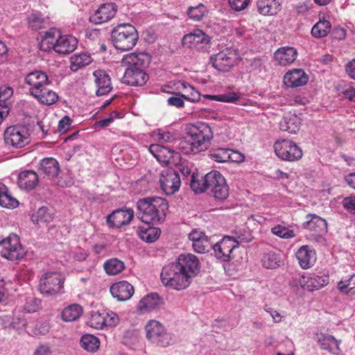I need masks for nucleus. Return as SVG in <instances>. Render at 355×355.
I'll list each match as a JSON object with an SVG mask.
<instances>
[{
  "instance_id": "nucleus-11",
  "label": "nucleus",
  "mask_w": 355,
  "mask_h": 355,
  "mask_svg": "<svg viewBox=\"0 0 355 355\" xmlns=\"http://www.w3.org/2000/svg\"><path fill=\"white\" fill-rule=\"evenodd\" d=\"M3 248V257L7 259L15 261L22 259L26 251L21 246L19 238L16 234H10L8 237L0 241Z\"/></svg>"
},
{
  "instance_id": "nucleus-44",
  "label": "nucleus",
  "mask_w": 355,
  "mask_h": 355,
  "mask_svg": "<svg viewBox=\"0 0 355 355\" xmlns=\"http://www.w3.org/2000/svg\"><path fill=\"white\" fill-rule=\"evenodd\" d=\"M207 173L205 176L193 174L190 186L196 193H202L208 189Z\"/></svg>"
},
{
  "instance_id": "nucleus-46",
  "label": "nucleus",
  "mask_w": 355,
  "mask_h": 355,
  "mask_svg": "<svg viewBox=\"0 0 355 355\" xmlns=\"http://www.w3.org/2000/svg\"><path fill=\"white\" fill-rule=\"evenodd\" d=\"M33 96L41 103L45 105H52L58 98V96L55 92L46 88V87L42 88L39 93L33 95Z\"/></svg>"
},
{
  "instance_id": "nucleus-10",
  "label": "nucleus",
  "mask_w": 355,
  "mask_h": 355,
  "mask_svg": "<svg viewBox=\"0 0 355 355\" xmlns=\"http://www.w3.org/2000/svg\"><path fill=\"white\" fill-rule=\"evenodd\" d=\"M184 47L207 52L211 47L210 37L200 29H195L184 35L182 40Z\"/></svg>"
},
{
  "instance_id": "nucleus-35",
  "label": "nucleus",
  "mask_w": 355,
  "mask_h": 355,
  "mask_svg": "<svg viewBox=\"0 0 355 355\" xmlns=\"http://www.w3.org/2000/svg\"><path fill=\"white\" fill-rule=\"evenodd\" d=\"M37 183L38 175L33 171H25L19 175L18 185L22 189H33Z\"/></svg>"
},
{
  "instance_id": "nucleus-36",
  "label": "nucleus",
  "mask_w": 355,
  "mask_h": 355,
  "mask_svg": "<svg viewBox=\"0 0 355 355\" xmlns=\"http://www.w3.org/2000/svg\"><path fill=\"white\" fill-rule=\"evenodd\" d=\"M19 205V201L14 198L8 188L0 182V206L8 209H15Z\"/></svg>"
},
{
  "instance_id": "nucleus-47",
  "label": "nucleus",
  "mask_w": 355,
  "mask_h": 355,
  "mask_svg": "<svg viewBox=\"0 0 355 355\" xmlns=\"http://www.w3.org/2000/svg\"><path fill=\"white\" fill-rule=\"evenodd\" d=\"M207 13V8L202 3L189 7L187 11L188 17L196 21H200Z\"/></svg>"
},
{
  "instance_id": "nucleus-9",
  "label": "nucleus",
  "mask_w": 355,
  "mask_h": 355,
  "mask_svg": "<svg viewBox=\"0 0 355 355\" xmlns=\"http://www.w3.org/2000/svg\"><path fill=\"white\" fill-rule=\"evenodd\" d=\"M64 276L58 272H46L40 278L39 288L45 295H54L63 288Z\"/></svg>"
},
{
  "instance_id": "nucleus-27",
  "label": "nucleus",
  "mask_w": 355,
  "mask_h": 355,
  "mask_svg": "<svg viewBox=\"0 0 355 355\" xmlns=\"http://www.w3.org/2000/svg\"><path fill=\"white\" fill-rule=\"evenodd\" d=\"M58 36H60V31L55 28L49 30L40 34L39 48L43 51L55 50Z\"/></svg>"
},
{
  "instance_id": "nucleus-29",
  "label": "nucleus",
  "mask_w": 355,
  "mask_h": 355,
  "mask_svg": "<svg viewBox=\"0 0 355 355\" xmlns=\"http://www.w3.org/2000/svg\"><path fill=\"white\" fill-rule=\"evenodd\" d=\"M95 78V83L97 87L96 94L103 96L109 93L112 89L110 76L102 70L95 71L93 73Z\"/></svg>"
},
{
  "instance_id": "nucleus-7",
  "label": "nucleus",
  "mask_w": 355,
  "mask_h": 355,
  "mask_svg": "<svg viewBox=\"0 0 355 355\" xmlns=\"http://www.w3.org/2000/svg\"><path fill=\"white\" fill-rule=\"evenodd\" d=\"M275 155L282 160L294 162L302 157V150L295 142L290 139H279L274 144Z\"/></svg>"
},
{
  "instance_id": "nucleus-21",
  "label": "nucleus",
  "mask_w": 355,
  "mask_h": 355,
  "mask_svg": "<svg viewBox=\"0 0 355 355\" xmlns=\"http://www.w3.org/2000/svg\"><path fill=\"white\" fill-rule=\"evenodd\" d=\"M309 77L304 70L293 69L289 70L284 76V83L288 87H298L308 83Z\"/></svg>"
},
{
  "instance_id": "nucleus-5",
  "label": "nucleus",
  "mask_w": 355,
  "mask_h": 355,
  "mask_svg": "<svg viewBox=\"0 0 355 355\" xmlns=\"http://www.w3.org/2000/svg\"><path fill=\"white\" fill-rule=\"evenodd\" d=\"M145 330L148 340L157 346L166 347L173 343L172 334L157 320H149L146 324Z\"/></svg>"
},
{
  "instance_id": "nucleus-8",
  "label": "nucleus",
  "mask_w": 355,
  "mask_h": 355,
  "mask_svg": "<svg viewBox=\"0 0 355 355\" xmlns=\"http://www.w3.org/2000/svg\"><path fill=\"white\" fill-rule=\"evenodd\" d=\"M208 189L210 195L219 200H226L230 195V188L225 177L218 171L207 173Z\"/></svg>"
},
{
  "instance_id": "nucleus-53",
  "label": "nucleus",
  "mask_w": 355,
  "mask_h": 355,
  "mask_svg": "<svg viewBox=\"0 0 355 355\" xmlns=\"http://www.w3.org/2000/svg\"><path fill=\"white\" fill-rule=\"evenodd\" d=\"M104 313L94 312L89 320V325L96 329H102L105 327Z\"/></svg>"
},
{
  "instance_id": "nucleus-42",
  "label": "nucleus",
  "mask_w": 355,
  "mask_h": 355,
  "mask_svg": "<svg viewBox=\"0 0 355 355\" xmlns=\"http://www.w3.org/2000/svg\"><path fill=\"white\" fill-rule=\"evenodd\" d=\"M80 345L85 351L94 353L99 349L100 340L92 334H85L80 340Z\"/></svg>"
},
{
  "instance_id": "nucleus-4",
  "label": "nucleus",
  "mask_w": 355,
  "mask_h": 355,
  "mask_svg": "<svg viewBox=\"0 0 355 355\" xmlns=\"http://www.w3.org/2000/svg\"><path fill=\"white\" fill-rule=\"evenodd\" d=\"M138 38L136 28L130 24H120L112 32L114 46L121 51L132 49L136 45Z\"/></svg>"
},
{
  "instance_id": "nucleus-61",
  "label": "nucleus",
  "mask_w": 355,
  "mask_h": 355,
  "mask_svg": "<svg viewBox=\"0 0 355 355\" xmlns=\"http://www.w3.org/2000/svg\"><path fill=\"white\" fill-rule=\"evenodd\" d=\"M250 0H229L230 7L236 11H241L248 8Z\"/></svg>"
},
{
  "instance_id": "nucleus-59",
  "label": "nucleus",
  "mask_w": 355,
  "mask_h": 355,
  "mask_svg": "<svg viewBox=\"0 0 355 355\" xmlns=\"http://www.w3.org/2000/svg\"><path fill=\"white\" fill-rule=\"evenodd\" d=\"M244 160L245 155L242 153L228 148L227 162L241 163L244 162Z\"/></svg>"
},
{
  "instance_id": "nucleus-15",
  "label": "nucleus",
  "mask_w": 355,
  "mask_h": 355,
  "mask_svg": "<svg viewBox=\"0 0 355 355\" xmlns=\"http://www.w3.org/2000/svg\"><path fill=\"white\" fill-rule=\"evenodd\" d=\"M159 183L163 193L169 196L179 191L181 180L179 174L175 170L166 168L160 173Z\"/></svg>"
},
{
  "instance_id": "nucleus-43",
  "label": "nucleus",
  "mask_w": 355,
  "mask_h": 355,
  "mask_svg": "<svg viewBox=\"0 0 355 355\" xmlns=\"http://www.w3.org/2000/svg\"><path fill=\"white\" fill-rule=\"evenodd\" d=\"M331 26L327 19L319 20L312 28L311 33L315 38H322L326 37L330 32Z\"/></svg>"
},
{
  "instance_id": "nucleus-33",
  "label": "nucleus",
  "mask_w": 355,
  "mask_h": 355,
  "mask_svg": "<svg viewBox=\"0 0 355 355\" xmlns=\"http://www.w3.org/2000/svg\"><path fill=\"white\" fill-rule=\"evenodd\" d=\"M317 342L322 349L334 354H338L340 352L338 341L332 336L318 334H317Z\"/></svg>"
},
{
  "instance_id": "nucleus-6",
  "label": "nucleus",
  "mask_w": 355,
  "mask_h": 355,
  "mask_svg": "<svg viewBox=\"0 0 355 355\" xmlns=\"http://www.w3.org/2000/svg\"><path fill=\"white\" fill-rule=\"evenodd\" d=\"M210 62L219 71L227 72L236 65L241 60L238 49L226 48L210 56Z\"/></svg>"
},
{
  "instance_id": "nucleus-2",
  "label": "nucleus",
  "mask_w": 355,
  "mask_h": 355,
  "mask_svg": "<svg viewBox=\"0 0 355 355\" xmlns=\"http://www.w3.org/2000/svg\"><path fill=\"white\" fill-rule=\"evenodd\" d=\"M186 140L181 143V148L186 153H198L207 149L214 134L206 123H189L185 126Z\"/></svg>"
},
{
  "instance_id": "nucleus-1",
  "label": "nucleus",
  "mask_w": 355,
  "mask_h": 355,
  "mask_svg": "<svg viewBox=\"0 0 355 355\" xmlns=\"http://www.w3.org/2000/svg\"><path fill=\"white\" fill-rule=\"evenodd\" d=\"M200 270V261L196 255L182 254L174 263L162 268L160 278L165 286L180 291L190 285Z\"/></svg>"
},
{
  "instance_id": "nucleus-18",
  "label": "nucleus",
  "mask_w": 355,
  "mask_h": 355,
  "mask_svg": "<svg viewBox=\"0 0 355 355\" xmlns=\"http://www.w3.org/2000/svg\"><path fill=\"white\" fill-rule=\"evenodd\" d=\"M150 62V57L144 52L132 53L123 55L121 64L127 69H144Z\"/></svg>"
},
{
  "instance_id": "nucleus-28",
  "label": "nucleus",
  "mask_w": 355,
  "mask_h": 355,
  "mask_svg": "<svg viewBox=\"0 0 355 355\" xmlns=\"http://www.w3.org/2000/svg\"><path fill=\"white\" fill-rule=\"evenodd\" d=\"M257 7L259 14L274 16L281 10L282 3L279 0H257Z\"/></svg>"
},
{
  "instance_id": "nucleus-26",
  "label": "nucleus",
  "mask_w": 355,
  "mask_h": 355,
  "mask_svg": "<svg viewBox=\"0 0 355 355\" xmlns=\"http://www.w3.org/2000/svg\"><path fill=\"white\" fill-rule=\"evenodd\" d=\"M297 51L291 46L279 48L274 53L275 61L281 66L292 64L297 58Z\"/></svg>"
},
{
  "instance_id": "nucleus-39",
  "label": "nucleus",
  "mask_w": 355,
  "mask_h": 355,
  "mask_svg": "<svg viewBox=\"0 0 355 355\" xmlns=\"http://www.w3.org/2000/svg\"><path fill=\"white\" fill-rule=\"evenodd\" d=\"M178 89L182 90V97L190 102L196 103L200 101L201 95L193 86L186 82H180Z\"/></svg>"
},
{
  "instance_id": "nucleus-16",
  "label": "nucleus",
  "mask_w": 355,
  "mask_h": 355,
  "mask_svg": "<svg viewBox=\"0 0 355 355\" xmlns=\"http://www.w3.org/2000/svg\"><path fill=\"white\" fill-rule=\"evenodd\" d=\"M118 6L114 3L101 4L89 17L91 22L101 24L110 21L116 14Z\"/></svg>"
},
{
  "instance_id": "nucleus-32",
  "label": "nucleus",
  "mask_w": 355,
  "mask_h": 355,
  "mask_svg": "<svg viewBox=\"0 0 355 355\" xmlns=\"http://www.w3.org/2000/svg\"><path fill=\"white\" fill-rule=\"evenodd\" d=\"M148 150L159 162L162 164L169 162L173 155L175 153L173 150L168 148L159 144H151L148 147Z\"/></svg>"
},
{
  "instance_id": "nucleus-40",
  "label": "nucleus",
  "mask_w": 355,
  "mask_h": 355,
  "mask_svg": "<svg viewBox=\"0 0 355 355\" xmlns=\"http://www.w3.org/2000/svg\"><path fill=\"white\" fill-rule=\"evenodd\" d=\"M83 310L80 305L72 304L65 307L62 311V319L64 322H73L78 320L83 314Z\"/></svg>"
},
{
  "instance_id": "nucleus-14",
  "label": "nucleus",
  "mask_w": 355,
  "mask_h": 355,
  "mask_svg": "<svg viewBox=\"0 0 355 355\" xmlns=\"http://www.w3.org/2000/svg\"><path fill=\"white\" fill-rule=\"evenodd\" d=\"M300 287L306 291L320 290L329 284V276L320 272H304L298 278Z\"/></svg>"
},
{
  "instance_id": "nucleus-12",
  "label": "nucleus",
  "mask_w": 355,
  "mask_h": 355,
  "mask_svg": "<svg viewBox=\"0 0 355 355\" xmlns=\"http://www.w3.org/2000/svg\"><path fill=\"white\" fill-rule=\"evenodd\" d=\"M5 143L14 148H19L29 142L27 129L21 125L8 127L3 134Z\"/></svg>"
},
{
  "instance_id": "nucleus-48",
  "label": "nucleus",
  "mask_w": 355,
  "mask_h": 355,
  "mask_svg": "<svg viewBox=\"0 0 355 355\" xmlns=\"http://www.w3.org/2000/svg\"><path fill=\"white\" fill-rule=\"evenodd\" d=\"M52 214L49 211L46 207H40L31 216L32 221L38 225L49 223L52 220Z\"/></svg>"
},
{
  "instance_id": "nucleus-54",
  "label": "nucleus",
  "mask_w": 355,
  "mask_h": 355,
  "mask_svg": "<svg viewBox=\"0 0 355 355\" xmlns=\"http://www.w3.org/2000/svg\"><path fill=\"white\" fill-rule=\"evenodd\" d=\"M271 231L272 234L282 239H291L295 236L293 230L280 225L272 227Z\"/></svg>"
},
{
  "instance_id": "nucleus-64",
  "label": "nucleus",
  "mask_w": 355,
  "mask_h": 355,
  "mask_svg": "<svg viewBox=\"0 0 355 355\" xmlns=\"http://www.w3.org/2000/svg\"><path fill=\"white\" fill-rule=\"evenodd\" d=\"M343 206L349 212L355 214V196L345 198L343 200Z\"/></svg>"
},
{
  "instance_id": "nucleus-58",
  "label": "nucleus",
  "mask_w": 355,
  "mask_h": 355,
  "mask_svg": "<svg viewBox=\"0 0 355 355\" xmlns=\"http://www.w3.org/2000/svg\"><path fill=\"white\" fill-rule=\"evenodd\" d=\"M52 182L61 187H69L73 184V180L68 174H62L59 177L57 175Z\"/></svg>"
},
{
  "instance_id": "nucleus-19",
  "label": "nucleus",
  "mask_w": 355,
  "mask_h": 355,
  "mask_svg": "<svg viewBox=\"0 0 355 355\" xmlns=\"http://www.w3.org/2000/svg\"><path fill=\"white\" fill-rule=\"evenodd\" d=\"M134 211L130 209H117L107 217V223L111 227H120L128 225L132 220Z\"/></svg>"
},
{
  "instance_id": "nucleus-38",
  "label": "nucleus",
  "mask_w": 355,
  "mask_h": 355,
  "mask_svg": "<svg viewBox=\"0 0 355 355\" xmlns=\"http://www.w3.org/2000/svg\"><path fill=\"white\" fill-rule=\"evenodd\" d=\"M161 231L158 227L143 225L139 227L137 234L146 243L155 242L160 236Z\"/></svg>"
},
{
  "instance_id": "nucleus-3",
  "label": "nucleus",
  "mask_w": 355,
  "mask_h": 355,
  "mask_svg": "<svg viewBox=\"0 0 355 355\" xmlns=\"http://www.w3.org/2000/svg\"><path fill=\"white\" fill-rule=\"evenodd\" d=\"M137 208L142 222L158 224L165 220L168 204L162 197H147L138 200Z\"/></svg>"
},
{
  "instance_id": "nucleus-50",
  "label": "nucleus",
  "mask_w": 355,
  "mask_h": 355,
  "mask_svg": "<svg viewBox=\"0 0 355 355\" xmlns=\"http://www.w3.org/2000/svg\"><path fill=\"white\" fill-rule=\"evenodd\" d=\"M209 157L214 162L218 163L227 162L228 148H217L209 150Z\"/></svg>"
},
{
  "instance_id": "nucleus-41",
  "label": "nucleus",
  "mask_w": 355,
  "mask_h": 355,
  "mask_svg": "<svg viewBox=\"0 0 355 355\" xmlns=\"http://www.w3.org/2000/svg\"><path fill=\"white\" fill-rule=\"evenodd\" d=\"M92 62L91 55L88 53L74 54L70 58V69L73 71H77Z\"/></svg>"
},
{
  "instance_id": "nucleus-55",
  "label": "nucleus",
  "mask_w": 355,
  "mask_h": 355,
  "mask_svg": "<svg viewBox=\"0 0 355 355\" xmlns=\"http://www.w3.org/2000/svg\"><path fill=\"white\" fill-rule=\"evenodd\" d=\"M28 24L33 29H40L44 23V19L40 12H32L28 18Z\"/></svg>"
},
{
  "instance_id": "nucleus-22",
  "label": "nucleus",
  "mask_w": 355,
  "mask_h": 355,
  "mask_svg": "<svg viewBox=\"0 0 355 355\" xmlns=\"http://www.w3.org/2000/svg\"><path fill=\"white\" fill-rule=\"evenodd\" d=\"M296 258L302 269L311 268L316 262L315 251L309 245L300 247L296 252Z\"/></svg>"
},
{
  "instance_id": "nucleus-56",
  "label": "nucleus",
  "mask_w": 355,
  "mask_h": 355,
  "mask_svg": "<svg viewBox=\"0 0 355 355\" xmlns=\"http://www.w3.org/2000/svg\"><path fill=\"white\" fill-rule=\"evenodd\" d=\"M263 266L266 268L273 269L279 266V260L274 253L266 254L262 259Z\"/></svg>"
},
{
  "instance_id": "nucleus-63",
  "label": "nucleus",
  "mask_w": 355,
  "mask_h": 355,
  "mask_svg": "<svg viewBox=\"0 0 355 355\" xmlns=\"http://www.w3.org/2000/svg\"><path fill=\"white\" fill-rule=\"evenodd\" d=\"M40 301L37 300V299H34V298H31V299H28L26 303V304L24 305V311L27 313H34V312H36L39 308H40Z\"/></svg>"
},
{
  "instance_id": "nucleus-34",
  "label": "nucleus",
  "mask_w": 355,
  "mask_h": 355,
  "mask_svg": "<svg viewBox=\"0 0 355 355\" xmlns=\"http://www.w3.org/2000/svg\"><path fill=\"white\" fill-rule=\"evenodd\" d=\"M303 227L311 231L321 233L326 232L327 223L317 215L309 214L306 216V220L303 223Z\"/></svg>"
},
{
  "instance_id": "nucleus-52",
  "label": "nucleus",
  "mask_w": 355,
  "mask_h": 355,
  "mask_svg": "<svg viewBox=\"0 0 355 355\" xmlns=\"http://www.w3.org/2000/svg\"><path fill=\"white\" fill-rule=\"evenodd\" d=\"M67 256V259L68 261H83L87 258L88 253L84 249L78 248L71 250Z\"/></svg>"
},
{
  "instance_id": "nucleus-17",
  "label": "nucleus",
  "mask_w": 355,
  "mask_h": 355,
  "mask_svg": "<svg viewBox=\"0 0 355 355\" xmlns=\"http://www.w3.org/2000/svg\"><path fill=\"white\" fill-rule=\"evenodd\" d=\"M25 82L30 87L29 92L32 96L39 93L50 83L47 75L42 71L29 73L25 78Z\"/></svg>"
},
{
  "instance_id": "nucleus-31",
  "label": "nucleus",
  "mask_w": 355,
  "mask_h": 355,
  "mask_svg": "<svg viewBox=\"0 0 355 355\" xmlns=\"http://www.w3.org/2000/svg\"><path fill=\"white\" fill-rule=\"evenodd\" d=\"M40 169L53 181L59 174L60 165L55 159L46 157L41 160Z\"/></svg>"
},
{
  "instance_id": "nucleus-62",
  "label": "nucleus",
  "mask_w": 355,
  "mask_h": 355,
  "mask_svg": "<svg viewBox=\"0 0 355 355\" xmlns=\"http://www.w3.org/2000/svg\"><path fill=\"white\" fill-rule=\"evenodd\" d=\"M167 103L169 105L177 108H182L184 106V98L182 97V94L180 93L169 97L167 99Z\"/></svg>"
},
{
  "instance_id": "nucleus-57",
  "label": "nucleus",
  "mask_w": 355,
  "mask_h": 355,
  "mask_svg": "<svg viewBox=\"0 0 355 355\" xmlns=\"http://www.w3.org/2000/svg\"><path fill=\"white\" fill-rule=\"evenodd\" d=\"M209 242L208 237L203 238L192 243L193 249L198 253H205L207 250Z\"/></svg>"
},
{
  "instance_id": "nucleus-49",
  "label": "nucleus",
  "mask_w": 355,
  "mask_h": 355,
  "mask_svg": "<svg viewBox=\"0 0 355 355\" xmlns=\"http://www.w3.org/2000/svg\"><path fill=\"white\" fill-rule=\"evenodd\" d=\"M104 269L110 275H115L120 273L125 268L124 263L117 259H111L105 262Z\"/></svg>"
},
{
  "instance_id": "nucleus-23",
  "label": "nucleus",
  "mask_w": 355,
  "mask_h": 355,
  "mask_svg": "<svg viewBox=\"0 0 355 355\" xmlns=\"http://www.w3.org/2000/svg\"><path fill=\"white\" fill-rule=\"evenodd\" d=\"M123 83L131 86H141L148 80V74L144 69H126L122 78Z\"/></svg>"
},
{
  "instance_id": "nucleus-30",
  "label": "nucleus",
  "mask_w": 355,
  "mask_h": 355,
  "mask_svg": "<svg viewBox=\"0 0 355 355\" xmlns=\"http://www.w3.org/2000/svg\"><path fill=\"white\" fill-rule=\"evenodd\" d=\"M301 125V119L295 113H287L279 122V128L282 131L291 134L296 133Z\"/></svg>"
},
{
  "instance_id": "nucleus-51",
  "label": "nucleus",
  "mask_w": 355,
  "mask_h": 355,
  "mask_svg": "<svg viewBox=\"0 0 355 355\" xmlns=\"http://www.w3.org/2000/svg\"><path fill=\"white\" fill-rule=\"evenodd\" d=\"M150 136L154 141L159 143H168L174 139V136L171 132L163 129L155 130L151 132Z\"/></svg>"
},
{
  "instance_id": "nucleus-45",
  "label": "nucleus",
  "mask_w": 355,
  "mask_h": 355,
  "mask_svg": "<svg viewBox=\"0 0 355 355\" xmlns=\"http://www.w3.org/2000/svg\"><path fill=\"white\" fill-rule=\"evenodd\" d=\"M338 289L340 292L347 295L355 294V274L343 278L338 283Z\"/></svg>"
},
{
  "instance_id": "nucleus-25",
  "label": "nucleus",
  "mask_w": 355,
  "mask_h": 355,
  "mask_svg": "<svg viewBox=\"0 0 355 355\" xmlns=\"http://www.w3.org/2000/svg\"><path fill=\"white\" fill-rule=\"evenodd\" d=\"M57 43H55V52L59 54H69L73 52L77 47L78 40L70 35H61L58 36Z\"/></svg>"
},
{
  "instance_id": "nucleus-37",
  "label": "nucleus",
  "mask_w": 355,
  "mask_h": 355,
  "mask_svg": "<svg viewBox=\"0 0 355 355\" xmlns=\"http://www.w3.org/2000/svg\"><path fill=\"white\" fill-rule=\"evenodd\" d=\"M203 97L206 99L211 101H216L218 102L236 103L241 98V94L239 92L233 91L232 89L229 88L225 93L218 95H205Z\"/></svg>"
},
{
  "instance_id": "nucleus-20",
  "label": "nucleus",
  "mask_w": 355,
  "mask_h": 355,
  "mask_svg": "<svg viewBox=\"0 0 355 355\" xmlns=\"http://www.w3.org/2000/svg\"><path fill=\"white\" fill-rule=\"evenodd\" d=\"M162 304V300L156 293L148 294L142 297L137 305V311L139 314H145L159 309Z\"/></svg>"
},
{
  "instance_id": "nucleus-13",
  "label": "nucleus",
  "mask_w": 355,
  "mask_h": 355,
  "mask_svg": "<svg viewBox=\"0 0 355 355\" xmlns=\"http://www.w3.org/2000/svg\"><path fill=\"white\" fill-rule=\"evenodd\" d=\"M239 243L235 239L226 236L213 246L215 257L223 262H228L234 258V251Z\"/></svg>"
},
{
  "instance_id": "nucleus-60",
  "label": "nucleus",
  "mask_w": 355,
  "mask_h": 355,
  "mask_svg": "<svg viewBox=\"0 0 355 355\" xmlns=\"http://www.w3.org/2000/svg\"><path fill=\"white\" fill-rule=\"evenodd\" d=\"M104 318L105 327H114L119 320L118 315L112 311L104 313Z\"/></svg>"
},
{
  "instance_id": "nucleus-24",
  "label": "nucleus",
  "mask_w": 355,
  "mask_h": 355,
  "mask_svg": "<svg viewBox=\"0 0 355 355\" xmlns=\"http://www.w3.org/2000/svg\"><path fill=\"white\" fill-rule=\"evenodd\" d=\"M110 293L119 301H125L132 296L134 288L129 282L121 281L110 286Z\"/></svg>"
}]
</instances>
